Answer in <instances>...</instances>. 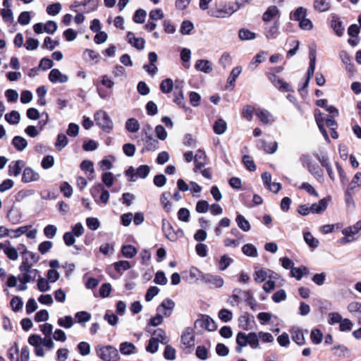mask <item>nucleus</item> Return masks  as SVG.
I'll list each match as a JSON object with an SVG mask.
<instances>
[{
    "instance_id": "obj_1",
    "label": "nucleus",
    "mask_w": 361,
    "mask_h": 361,
    "mask_svg": "<svg viewBox=\"0 0 361 361\" xmlns=\"http://www.w3.org/2000/svg\"><path fill=\"white\" fill-rule=\"evenodd\" d=\"M96 355L103 361H119L121 360L116 348L111 345H98L94 348Z\"/></svg>"
},
{
    "instance_id": "obj_2",
    "label": "nucleus",
    "mask_w": 361,
    "mask_h": 361,
    "mask_svg": "<svg viewBox=\"0 0 361 361\" xmlns=\"http://www.w3.org/2000/svg\"><path fill=\"white\" fill-rule=\"evenodd\" d=\"M20 274L18 276L19 281L29 283L33 281L38 276V270L32 269L27 262H23L19 267Z\"/></svg>"
},
{
    "instance_id": "obj_3",
    "label": "nucleus",
    "mask_w": 361,
    "mask_h": 361,
    "mask_svg": "<svg viewBox=\"0 0 361 361\" xmlns=\"http://www.w3.org/2000/svg\"><path fill=\"white\" fill-rule=\"evenodd\" d=\"M238 8L239 6L235 8L233 3L216 6L215 8L212 10L211 16L219 18H228L233 14Z\"/></svg>"
},
{
    "instance_id": "obj_4",
    "label": "nucleus",
    "mask_w": 361,
    "mask_h": 361,
    "mask_svg": "<svg viewBox=\"0 0 361 361\" xmlns=\"http://www.w3.org/2000/svg\"><path fill=\"white\" fill-rule=\"evenodd\" d=\"M161 227L165 237L171 242L176 241L183 235V230L175 231L170 222L165 219H162Z\"/></svg>"
},
{
    "instance_id": "obj_5",
    "label": "nucleus",
    "mask_w": 361,
    "mask_h": 361,
    "mask_svg": "<svg viewBox=\"0 0 361 361\" xmlns=\"http://www.w3.org/2000/svg\"><path fill=\"white\" fill-rule=\"evenodd\" d=\"M94 121L96 124L104 130H110L113 128V122L104 111H98L94 114Z\"/></svg>"
},
{
    "instance_id": "obj_6",
    "label": "nucleus",
    "mask_w": 361,
    "mask_h": 361,
    "mask_svg": "<svg viewBox=\"0 0 361 361\" xmlns=\"http://www.w3.org/2000/svg\"><path fill=\"white\" fill-rule=\"evenodd\" d=\"M196 328H200L201 329L207 330L209 331H213L216 329V325L215 322L208 315L202 314L199 319L195 321V323Z\"/></svg>"
},
{
    "instance_id": "obj_7",
    "label": "nucleus",
    "mask_w": 361,
    "mask_h": 361,
    "mask_svg": "<svg viewBox=\"0 0 361 361\" xmlns=\"http://www.w3.org/2000/svg\"><path fill=\"white\" fill-rule=\"evenodd\" d=\"M175 305V302L171 299L166 298L157 307L156 311L164 317H169L173 313Z\"/></svg>"
},
{
    "instance_id": "obj_8",
    "label": "nucleus",
    "mask_w": 361,
    "mask_h": 361,
    "mask_svg": "<svg viewBox=\"0 0 361 361\" xmlns=\"http://www.w3.org/2000/svg\"><path fill=\"white\" fill-rule=\"evenodd\" d=\"M250 291L240 288L234 289L230 301L231 305L234 307L237 306L240 302L245 301L250 297Z\"/></svg>"
},
{
    "instance_id": "obj_9",
    "label": "nucleus",
    "mask_w": 361,
    "mask_h": 361,
    "mask_svg": "<svg viewBox=\"0 0 361 361\" xmlns=\"http://www.w3.org/2000/svg\"><path fill=\"white\" fill-rule=\"evenodd\" d=\"M253 277L257 283H262L267 279H276V274L271 270L258 269L255 271Z\"/></svg>"
},
{
    "instance_id": "obj_10",
    "label": "nucleus",
    "mask_w": 361,
    "mask_h": 361,
    "mask_svg": "<svg viewBox=\"0 0 361 361\" xmlns=\"http://www.w3.org/2000/svg\"><path fill=\"white\" fill-rule=\"evenodd\" d=\"M314 117H315V121L317 122L318 128H319L320 132L322 133V135L324 136L325 140L327 142H330V139L328 136L327 132L324 127V123L325 122L326 118H324L323 116V114L319 109H316L314 111Z\"/></svg>"
},
{
    "instance_id": "obj_11",
    "label": "nucleus",
    "mask_w": 361,
    "mask_h": 361,
    "mask_svg": "<svg viewBox=\"0 0 361 361\" xmlns=\"http://www.w3.org/2000/svg\"><path fill=\"white\" fill-rule=\"evenodd\" d=\"M309 172L319 182L323 183L324 180V173L322 169L315 163L309 161L307 164Z\"/></svg>"
},
{
    "instance_id": "obj_12",
    "label": "nucleus",
    "mask_w": 361,
    "mask_h": 361,
    "mask_svg": "<svg viewBox=\"0 0 361 361\" xmlns=\"http://www.w3.org/2000/svg\"><path fill=\"white\" fill-rule=\"evenodd\" d=\"M204 153L201 151H199L198 153L195 154V156H194L192 152L190 151L186 152L184 154V158L187 162H190L194 158L195 162L196 163V169H195V171H196L197 169H200L204 164L203 162L199 161V159H204Z\"/></svg>"
},
{
    "instance_id": "obj_13",
    "label": "nucleus",
    "mask_w": 361,
    "mask_h": 361,
    "mask_svg": "<svg viewBox=\"0 0 361 361\" xmlns=\"http://www.w3.org/2000/svg\"><path fill=\"white\" fill-rule=\"evenodd\" d=\"M255 115L264 124H271L274 121L273 115L266 109H257L255 111Z\"/></svg>"
},
{
    "instance_id": "obj_14",
    "label": "nucleus",
    "mask_w": 361,
    "mask_h": 361,
    "mask_svg": "<svg viewBox=\"0 0 361 361\" xmlns=\"http://www.w3.org/2000/svg\"><path fill=\"white\" fill-rule=\"evenodd\" d=\"M49 80L52 83H64L68 80V77L61 73L59 69H52L49 75Z\"/></svg>"
},
{
    "instance_id": "obj_15",
    "label": "nucleus",
    "mask_w": 361,
    "mask_h": 361,
    "mask_svg": "<svg viewBox=\"0 0 361 361\" xmlns=\"http://www.w3.org/2000/svg\"><path fill=\"white\" fill-rule=\"evenodd\" d=\"M39 179V175L38 173L32 169L27 167L24 169L22 181L24 183H30L37 181Z\"/></svg>"
},
{
    "instance_id": "obj_16",
    "label": "nucleus",
    "mask_w": 361,
    "mask_h": 361,
    "mask_svg": "<svg viewBox=\"0 0 361 361\" xmlns=\"http://www.w3.org/2000/svg\"><path fill=\"white\" fill-rule=\"evenodd\" d=\"M181 341L186 347H192L195 345V336L191 329L188 328L184 331L181 336Z\"/></svg>"
},
{
    "instance_id": "obj_17",
    "label": "nucleus",
    "mask_w": 361,
    "mask_h": 361,
    "mask_svg": "<svg viewBox=\"0 0 361 361\" xmlns=\"http://www.w3.org/2000/svg\"><path fill=\"white\" fill-rule=\"evenodd\" d=\"M25 162L22 160L12 161L8 166V175L18 176L21 173Z\"/></svg>"
},
{
    "instance_id": "obj_18",
    "label": "nucleus",
    "mask_w": 361,
    "mask_h": 361,
    "mask_svg": "<svg viewBox=\"0 0 361 361\" xmlns=\"http://www.w3.org/2000/svg\"><path fill=\"white\" fill-rule=\"evenodd\" d=\"M127 39L128 43H130L137 49L142 50L145 48V40L143 38L136 37L135 35L131 32L128 33Z\"/></svg>"
},
{
    "instance_id": "obj_19",
    "label": "nucleus",
    "mask_w": 361,
    "mask_h": 361,
    "mask_svg": "<svg viewBox=\"0 0 361 361\" xmlns=\"http://www.w3.org/2000/svg\"><path fill=\"white\" fill-rule=\"evenodd\" d=\"M330 198H323L317 203L311 205V212L314 214H319L325 211L327 208Z\"/></svg>"
},
{
    "instance_id": "obj_20",
    "label": "nucleus",
    "mask_w": 361,
    "mask_h": 361,
    "mask_svg": "<svg viewBox=\"0 0 361 361\" xmlns=\"http://www.w3.org/2000/svg\"><path fill=\"white\" fill-rule=\"evenodd\" d=\"M119 350L123 355H130L137 353L135 345L130 342H123L119 345Z\"/></svg>"
},
{
    "instance_id": "obj_21",
    "label": "nucleus",
    "mask_w": 361,
    "mask_h": 361,
    "mask_svg": "<svg viewBox=\"0 0 361 361\" xmlns=\"http://www.w3.org/2000/svg\"><path fill=\"white\" fill-rule=\"evenodd\" d=\"M195 68L196 70L204 73H210L213 70L211 63L208 60L204 59L197 60Z\"/></svg>"
},
{
    "instance_id": "obj_22",
    "label": "nucleus",
    "mask_w": 361,
    "mask_h": 361,
    "mask_svg": "<svg viewBox=\"0 0 361 361\" xmlns=\"http://www.w3.org/2000/svg\"><path fill=\"white\" fill-rule=\"evenodd\" d=\"M331 27L334 30L337 36L341 37L343 35L345 29L338 16H332Z\"/></svg>"
},
{
    "instance_id": "obj_23",
    "label": "nucleus",
    "mask_w": 361,
    "mask_h": 361,
    "mask_svg": "<svg viewBox=\"0 0 361 361\" xmlns=\"http://www.w3.org/2000/svg\"><path fill=\"white\" fill-rule=\"evenodd\" d=\"M152 338L162 344H166L169 341L165 331L161 328L154 331Z\"/></svg>"
},
{
    "instance_id": "obj_24",
    "label": "nucleus",
    "mask_w": 361,
    "mask_h": 361,
    "mask_svg": "<svg viewBox=\"0 0 361 361\" xmlns=\"http://www.w3.org/2000/svg\"><path fill=\"white\" fill-rule=\"evenodd\" d=\"M361 231V220L358 221L352 226H348L342 231V233L344 235L350 236L352 238H355L354 235L357 234Z\"/></svg>"
},
{
    "instance_id": "obj_25",
    "label": "nucleus",
    "mask_w": 361,
    "mask_h": 361,
    "mask_svg": "<svg viewBox=\"0 0 361 361\" xmlns=\"http://www.w3.org/2000/svg\"><path fill=\"white\" fill-rule=\"evenodd\" d=\"M330 7L331 4L329 0H314V9L320 13L329 11Z\"/></svg>"
},
{
    "instance_id": "obj_26",
    "label": "nucleus",
    "mask_w": 361,
    "mask_h": 361,
    "mask_svg": "<svg viewBox=\"0 0 361 361\" xmlns=\"http://www.w3.org/2000/svg\"><path fill=\"white\" fill-rule=\"evenodd\" d=\"M83 56L86 61L92 64L97 63L100 61L99 54L92 49H86Z\"/></svg>"
},
{
    "instance_id": "obj_27",
    "label": "nucleus",
    "mask_w": 361,
    "mask_h": 361,
    "mask_svg": "<svg viewBox=\"0 0 361 361\" xmlns=\"http://www.w3.org/2000/svg\"><path fill=\"white\" fill-rule=\"evenodd\" d=\"M307 11L305 8L300 6L292 13L290 18L300 23L303 19L307 18Z\"/></svg>"
},
{
    "instance_id": "obj_28",
    "label": "nucleus",
    "mask_w": 361,
    "mask_h": 361,
    "mask_svg": "<svg viewBox=\"0 0 361 361\" xmlns=\"http://www.w3.org/2000/svg\"><path fill=\"white\" fill-rule=\"evenodd\" d=\"M279 32V24L275 22L272 25L268 27L265 31V36L268 39L276 38Z\"/></svg>"
},
{
    "instance_id": "obj_29",
    "label": "nucleus",
    "mask_w": 361,
    "mask_h": 361,
    "mask_svg": "<svg viewBox=\"0 0 361 361\" xmlns=\"http://www.w3.org/2000/svg\"><path fill=\"white\" fill-rule=\"evenodd\" d=\"M303 238L305 242L310 247L314 249L319 246V240L314 238L310 232H304Z\"/></svg>"
},
{
    "instance_id": "obj_30",
    "label": "nucleus",
    "mask_w": 361,
    "mask_h": 361,
    "mask_svg": "<svg viewBox=\"0 0 361 361\" xmlns=\"http://www.w3.org/2000/svg\"><path fill=\"white\" fill-rule=\"evenodd\" d=\"M309 270L307 267H292L290 270V276L297 280H300L304 275H308Z\"/></svg>"
},
{
    "instance_id": "obj_31",
    "label": "nucleus",
    "mask_w": 361,
    "mask_h": 361,
    "mask_svg": "<svg viewBox=\"0 0 361 361\" xmlns=\"http://www.w3.org/2000/svg\"><path fill=\"white\" fill-rule=\"evenodd\" d=\"M291 336L293 341L299 345H302L305 343L303 333L298 329H293L291 331Z\"/></svg>"
},
{
    "instance_id": "obj_32",
    "label": "nucleus",
    "mask_w": 361,
    "mask_h": 361,
    "mask_svg": "<svg viewBox=\"0 0 361 361\" xmlns=\"http://www.w3.org/2000/svg\"><path fill=\"white\" fill-rule=\"evenodd\" d=\"M248 334L239 332L236 336V343L238 345L237 348L238 352H241L242 348L247 345Z\"/></svg>"
},
{
    "instance_id": "obj_33",
    "label": "nucleus",
    "mask_w": 361,
    "mask_h": 361,
    "mask_svg": "<svg viewBox=\"0 0 361 361\" xmlns=\"http://www.w3.org/2000/svg\"><path fill=\"white\" fill-rule=\"evenodd\" d=\"M266 55L267 54L264 51H259L258 54H257L248 64V68L250 70H254L264 61Z\"/></svg>"
},
{
    "instance_id": "obj_34",
    "label": "nucleus",
    "mask_w": 361,
    "mask_h": 361,
    "mask_svg": "<svg viewBox=\"0 0 361 361\" xmlns=\"http://www.w3.org/2000/svg\"><path fill=\"white\" fill-rule=\"evenodd\" d=\"M213 129L216 134L222 135L226 132L227 129V123L222 118H219L215 121Z\"/></svg>"
},
{
    "instance_id": "obj_35",
    "label": "nucleus",
    "mask_w": 361,
    "mask_h": 361,
    "mask_svg": "<svg viewBox=\"0 0 361 361\" xmlns=\"http://www.w3.org/2000/svg\"><path fill=\"white\" fill-rule=\"evenodd\" d=\"M205 281L214 285L216 288H221L224 285V279L219 276L207 275L204 276Z\"/></svg>"
},
{
    "instance_id": "obj_36",
    "label": "nucleus",
    "mask_w": 361,
    "mask_h": 361,
    "mask_svg": "<svg viewBox=\"0 0 361 361\" xmlns=\"http://www.w3.org/2000/svg\"><path fill=\"white\" fill-rule=\"evenodd\" d=\"M169 192H164L160 197L161 205L166 212H169L172 209V203L169 200Z\"/></svg>"
},
{
    "instance_id": "obj_37",
    "label": "nucleus",
    "mask_w": 361,
    "mask_h": 361,
    "mask_svg": "<svg viewBox=\"0 0 361 361\" xmlns=\"http://www.w3.org/2000/svg\"><path fill=\"white\" fill-rule=\"evenodd\" d=\"M126 129L130 133H137L140 129L138 121L134 118L128 119L126 122Z\"/></svg>"
},
{
    "instance_id": "obj_38",
    "label": "nucleus",
    "mask_w": 361,
    "mask_h": 361,
    "mask_svg": "<svg viewBox=\"0 0 361 361\" xmlns=\"http://www.w3.org/2000/svg\"><path fill=\"white\" fill-rule=\"evenodd\" d=\"M12 143L16 148V149L18 151H23L27 146V140L24 137L20 136L14 137L12 140Z\"/></svg>"
},
{
    "instance_id": "obj_39",
    "label": "nucleus",
    "mask_w": 361,
    "mask_h": 361,
    "mask_svg": "<svg viewBox=\"0 0 361 361\" xmlns=\"http://www.w3.org/2000/svg\"><path fill=\"white\" fill-rule=\"evenodd\" d=\"M235 221L238 227L245 232L250 231V224L249 221L241 214H238L235 218Z\"/></svg>"
},
{
    "instance_id": "obj_40",
    "label": "nucleus",
    "mask_w": 361,
    "mask_h": 361,
    "mask_svg": "<svg viewBox=\"0 0 361 361\" xmlns=\"http://www.w3.org/2000/svg\"><path fill=\"white\" fill-rule=\"evenodd\" d=\"M242 252L248 257H256L257 256V250L256 247L251 243L244 245L242 247Z\"/></svg>"
},
{
    "instance_id": "obj_41",
    "label": "nucleus",
    "mask_w": 361,
    "mask_h": 361,
    "mask_svg": "<svg viewBox=\"0 0 361 361\" xmlns=\"http://www.w3.org/2000/svg\"><path fill=\"white\" fill-rule=\"evenodd\" d=\"M279 13V9L276 6H270L267 11L263 14V20L265 22L271 21Z\"/></svg>"
},
{
    "instance_id": "obj_42",
    "label": "nucleus",
    "mask_w": 361,
    "mask_h": 361,
    "mask_svg": "<svg viewBox=\"0 0 361 361\" xmlns=\"http://www.w3.org/2000/svg\"><path fill=\"white\" fill-rule=\"evenodd\" d=\"M81 169L86 173H89L90 179L93 178V173L94 172L93 162L89 160L83 161L80 164Z\"/></svg>"
},
{
    "instance_id": "obj_43",
    "label": "nucleus",
    "mask_w": 361,
    "mask_h": 361,
    "mask_svg": "<svg viewBox=\"0 0 361 361\" xmlns=\"http://www.w3.org/2000/svg\"><path fill=\"white\" fill-rule=\"evenodd\" d=\"M18 353V346L16 343H14L8 351V357L10 361H19Z\"/></svg>"
},
{
    "instance_id": "obj_44",
    "label": "nucleus",
    "mask_w": 361,
    "mask_h": 361,
    "mask_svg": "<svg viewBox=\"0 0 361 361\" xmlns=\"http://www.w3.org/2000/svg\"><path fill=\"white\" fill-rule=\"evenodd\" d=\"M259 342L261 341L263 343H271L274 341V336L269 332L259 331L257 333Z\"/></svg>"
},
{
    "instance_id": "obj_45",
    "label": "nucleus",
    "mask_w": 361,
    "mask_h": 361,
    "mask_svg": "<svg viewBox=\"0 0 361 361\" xmlns=\"http://www.w3.org/2000/svg\"><path fill=\"white\" fill-rule=\"evenodd\" d=\"M173 87V82L171 78H167L161 81L160 84V90L165 94L172 91Z\"/></svg>"
},
{
    "instance_id": "obj_46",
    "label": "nucleus",
    "mask_w": 361,
    "mask_h": 361,
    "mask_svg": "<svg viewBox=\"0 0 361 361\" xmlns=\"http://www.w3.org/2000/svg\"><path fill=\"white\" fill-rule=\"evenodd\" d=\"M361 186V172H357L348 185V190H353Z\"/></svg>"
},
{
    "instance_id": "obj_47",
    "label": "nucleus",
    "mask_w": 361,
    "mask_h": 361,
    "mask_svg": "<svg viewBox=\"0 0 361 361\" xmlns=\"http://www.w3.org/2000/svg\"><path fill=\"white\" fill-rule=\"evenodd\" d=\"M232 262L233 259L228 255H222L219 261V269L224 271L230 266Z\"/></svg>"
},
{
    "instance_id": "obj_48",
    "label": "nucleus",
    "mask_w": 361,
    "mask_h": 361,
    "mask_svg": "<svg viewBox=\"0 0 361 361\" xmlns=\"http://www.w3.org/2000/svg\"><path fill=\"white\" fill-rule=\"evenodd\" d=\"M247 345H250L252 349L259 348V343L257 333L251 332L248 334Z\"/></svg>"
},
{
    "instance_id": "obj_49",
    "label": "nucleus",
    "mask_w": 361,
    "mask_h": 361,
    "mask_svg": "<svg viewBox=\"0 0 361 361\" xmlns=\"http://www.w3.org/2000/svg\"><path fill=\"white\" fill-rule=\"evenodd\" d=\"M122 254L125 257L133 258L137 254V250L133 245H124L122 247Z\"/></svg>"
},
{
    "instance_id": "obj_50",
    "label": "nucleus",
    "mask_w": 361,
    "mask_h": 361,
    "mask_svg": "<svg viewBox=\"0 0 361 361\" xmlns=\"http://www.w3.org/2000/svg\"><path fill=\"white\" fill-rule=\"evenodd\" d=\"M20 114L16 111H12L11 113L5 115V119L10 124H17L20 121Z\"/></svg>"
},
{
    "instance_id": "obj_51",
    "label": "nucleus",
    "mask_w": 361,
    "mask_h": 361,
    "mask_svg": "<svg viewBox=\"0 0 361 361\" xmlns=\"http://www.w3.org/2000/svg\"><path fill=\"white\" fill-rule=\"evenodd\" d=\"M114 267L115 269L119 273H122L126 270H128L131 267L130 262L128 261H126V260H121V261L115 262L114 264Z\"/></svg>"
},
{
    "instance_id": "obj_52",
    "label": "nucleus",
    "mask_w": 361,
    "mask_h": 361,
    "mask_svg": "<svg viewBox=\"0 0 361 361\" xmlns=\"http://www.w3.org/2000/svg\"><path fill=\"white\" fill-rule=\"evenodd\" d=\"M310 66L307 70V78L308 80H310V78L312 77L315 66H316V55L314 52H312L310 55Z\"/></svg>"
},
{
    "instance_id": "obj_53",
    "label": "nucleus",
    "mask_w": 361,
    "mask_h": 361,
    "mask_svg": "<svg viewBox=\"0 0 361 361\" xmlns=\"http://www.w3.org/2000/svg\"><path fill=\"white\" fill-rule=\"evenodd\" d=\"M115 161L114 157H110L102 159L99 163V166L102 171L109 170L112 168V163Z\"/></svg>"
},
{
    "instance_id": "obj_54",
    "label": "nucleus",
    "mask_w": 361,
    "mask_h": 361,
    "mask_svg": "<svg viewBox=\"0 0 361 361\" xmlns=\"http://www.w3.org/2000/svg\"><path fill=\"white\" fill-rule=\"evenodd\" d=\"M219 318L224 322H230L233 319V313L227 309H221L218 314Z\"/></svg>"
},
{
    "instance_id": "obj_55",
    "label": "nucleus",
    "mask_w": 361,
    "mask_h": 361,
    "mask_svg": "<svg viewBox=\"0 0 361 361\" xmlns=\"http://www.w3.org/2000/svg\"><path fill=\"white\" fill-rule=\"evenodd\" d=\"M310 338L314 344H319L323 339V334L319 329H315L311 331Z\"/></svg>"
},
{
    "instance_id": "obj_56",
    "label": "nucleus",
    "mask_w": 361,
    "mask_h": 361,
    "mask_svg": "<svg viewBox=\"0 0 361 361\" xmlns=\"http://www.w3.org/2000/svg\"><path fill=\"white\" fill-rule=\"evenodd\" d=\"M75 318L78 323L87 322L90 320L91 314L85 311L78 312L75 314Z\"/></svg>"
},
{
    "instance_id": "obj_57",
    "label": "nucleus",
    "mask_w": 361,
    "mask_h": 361,
    "mask_svg": "<svg viewBox=\"0 0 361 361\" xmlns=\"http://www.w3.org/2000/svg\"><path fill=\"white\" fill-rule=\"evenodd\" d=\"M242 71V68L240 66H236L231 72V74L228 78V83L231 85H233L236 80V78L240 75Z\"/></svg>"
},
{
    "instance_id": "obj_58",
    "label": "nucleus",
    "mask_w": 361,
    "mask_h": 361,
    "mask_svg": "<svg viewBox=\"0 0 361 361\" xmlns=\"http://www.w3.org/2000/svg\"><path fill=\"white\" fill-rule=\"evenodd\" d=\"M238 36L242 40H250L255 38V33L246 29H241L238 32Z\"/></svg>"
},
{
    "instance_id": "obj_59",
    "label": "nucleus",
    "mask_w": 361,
    "mask_h": 361,
    "mask_svg": "<svg viewBox=\"0 0 361 361\" xmlns=\"http://www.w3.org/2000/svg\"><path fill=\"white\" fill-rule=\"evenodd\" d=\"M61 10V5L59 3H54L53 4L49 5L46 9L47 13L49 16H56L60 13Z\"/></svg>"
},
{
    "instance_id": "obj_60",
    "label": "nucleus",
    "mask_w": 361,
    "mask_h": 361,
    "mask_svg": "<svg viewBox=\"0 0 361 361\" xmlns=\"http://www.w3.org/2000/svg\"><path fill=\"white\" fill-rule=\"evenodd\" d=\"M78 350L81 355L86 356L90 353V345L88 343L82 341L78 343Z\"/></svg>"
},
{
    "instance_id": "obj_61",
    "label": "nucleus",
    "mask_w": 361,
    "mask_h": 361,
    "mask_svg": "<svg viewBox=\"0 0 361 361\" xmlns=\"http://www.w3.org/2000/svg\"><path fill=\"white\" fill-rule=\"evenodd\" d=\"M147 13L143 9H138L135 11L133 20L136 23H143L145 20Z\"/></svg>"
},
{
    "instance_id": "obj_62",
    "label": "nucleus",
    "mask_w": 361,
    "mask_h": 361,
    "mask_svg": "<svg viewBox=\"0 0 361 361\" xmlns=\"http://www.w3.org/2000/svg\"><path fill=\"white\" fill-rule=\"evenodd\" d=\"M54 164V158L51 155L44 157L41 162V166L44 169H49Z\"/></svg>"
},
{
    "instance_id": "obj_63",
    "label": "nucleus",
    "mask_w": 361,
    "mask_h": 361,
    "mask_svg": "<svg viewBox=\"0 0 361 361\" xmlns=\"http://www.w3.org/2000/svg\"><path fill=\"white\" fill-rule=\"evenodd\" d=\"M190 216V211L186 208H180L178 212V219L181 221L188 222Z\"/></svg>"
},
{
    "instance_id": "obj_64",
    "label": "nucleus",
    "mask_w": 361,
    "mask_h": 361,
    "mask_svg": "<svg viewBox=\"0 0 361 361\" xmlns=\"http://www.w3.org/2000/svg\"><path fill=\"white\" fill-rule=\"evenodd\" d=\"M348 310L352 312L357 314L361 318V303L357 302H353L348 305Z\"/></svg>"
}]
</instances>
